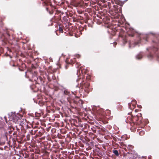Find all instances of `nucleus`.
I'll return each mask as SVG.
<instances>
[{
	"label": "nucleus",
	"instance_id": "nucleus-1",
	"mask_svg": "<svg viewBox=\"0 0 159 159\" xmlns=\"http://www.w3.org/2000/svg\"><path fill=\"white\" fill-rule=\"evenodd\" d=\"M11 117H12L13 120L14 121H17L19 119V117L16 116V115L15 114H11Z\"/></svg>",
	"mask_w": 159,
	"mask_h": 159
},
{
	"label": "nucleus",
	"instance_id": "nucleus-6",
	"mask_svg": "<svg viewBox=\"0 0 159 159\" xmlns=\"http://www.w3.org/2000/svg\"><path fill=\"white\" fill-rule=\"evenodd\" d=\"M59 31L61 32H63V30L61 28V27H59Z\"/></svg>",
	"mask_w": 159,
	"mask_h": 159
},
{
	"label": "nucleus",
	"instance_id": "nucleus-7",
	"mask_svg": "<svg viewBox=\"0 0 159 159\" xmlns=\"http://www.w3.org/2000/svg\"><path fill=\"white\" fill-rule=\"evenodd\" d=\"M69 61V60H65L66 63L67 64H70V62Z\"/></svg>",
	"mask_w": 159,
	"mask_h": 159
},
{
	"label": "nucleus",
	"instance_id": "nucleus-10",
	"mask_svg": "<svg viewBox=\"0 0 159 159\" xmlns=\"http://www.w3.org/2000/svg\"><path fill=\"white\" fill-rule=\"evenodd\" d=\"M139 108H141V106H139Z\"/></svg>",
	"mask_w": 159,
	"mask_h": 159
},
{
	"label": "nucleus",
	"instance_id": "nucleus-8",
	"mask_svg": "<svg viewBox=\"0 0 159 159\" xmlns=\"http://www.w3.org/2000/svg\"><path fill=\"white\" fill-rule=\"evenodd\" d=\"M76 64L78 65V66H77V67H80L79 66H80V64H79V63H77Z\"/></svg>",
	"mask_w": 159,
	"mask_h": 159
},
{
	"label": "nucleus",
	"instance_id": "nucleus-4",
	"mask_svg": "<svg viewBox=\"0 0 159 159\" xmlns=\"http://www.w3.org/2000/svg\"><path fill=\"white\" fill-rule=\"evenodd\" d=\"M113 153L116 155L118 156L119 155V153L117 150H113Z\"/></svg>",
	"mask_w": 159,
	"mask_h": 159
},
{
	"label": "nucleus",
	"instance_id": "nucleus-2",
	"mask_svg": "<svg viewBox=\"0 0 159 159\" xmlns=\"http://www.w3.org/2000/svg\"><path fill=\"white\" fill-rule=\"evenodd\" d=\"M89 86V84L88 83H87L84 84L83 86H82V88L84 89V90H87V89L88 88V87Z\"/></svg>",
	"mask_w": 159,
	"mask_h": 159
},
{
	"label": "nucleus",
	"instance_id": "nucleus-12",
	"mask_svg": "<svg viewBox=\"0 0 159 159\" xmlns=\"http://www.w3.org/2000/svg\"><path fill=\"white\" fill-rule=\"evenodd\" d=\"M17 114H18V115L19 114V113H17Z\"/></svg>",
	"mask_w": 159,
	"mask_h": 159
},
{
	"label": "nucleus",
	"instance_id": "nucleus-11",
	"mask_svg": "<svg viewBox=\"0 0 159 159\" xmlns=\"http://www.w3.org/2000/svg\"><path fill=\"white\" fill-rule=\"evenodd\" d=\"M66 69L67 68V65L66 66Z\"/></svg>",
	"mask_w": 159,
	"mask_h": 159
},
{
	"label": "nucleus",
	"instance_id": "nucleus-5",
	"mask_svg": "<svg viewBox=\"0 0 159 159\" xmlns=\"http://www.w3.org/2000/svg\"><path fill=\"white\" fill-rule=\"evenodd\" d=\"M144 134V132L143 131H141L139 132V134L140 135L142 136Z\"/></svg>",
	"mask_w": 159,
	"mask_h": 159
},
{
	"label": "nucleus",
	"instance_id": "nucleus-9",
	"mask_svg": "<svg viewBox=\"0 0 159 159\" xmlns=\"http://www.w3.org/2000/svg\"><path fill=\"white\" fill-rule=\"evenodd\" d=\"M81 70L82 71V68H81V67H80V68L79 69V71L80 72V70Z\"/></svg>",
	"mask_w": 159,
	"mask_h": 159
},
{
	"label": "nucleus",
	"instance_id": "nucleus-13",
	"mask_svg": "<svg viewBox=\"0 0 159 159\" xmlns=\"http://www.w3.org/2000/svg\"><path fill=\"white\" fill-rule=\"evenodd\" d=\"M75 159V158H74V159Z\"/></svg>",
	"mask_w": 159,
	"mask_h": 159
},
{
	"label": "nucleus",
	"instance_id": "nucleus-3",
	"mask_svg": "<svg viewBox=\"0 0 159 159\" xmlns=\"http://www.w3.org/2000/svg\"><path fill=\"white\" fill-rule=\"evenodd\" d=\"M136 103V101L135 100H133L132 101V102H131L130 105H132L133 106V108H134V107L135 106ZM130 107L131 108V109L132 108V107Z\"/></svg>",
	"mask_w": 159,
	"mask_h": 159
}]
</instances>
